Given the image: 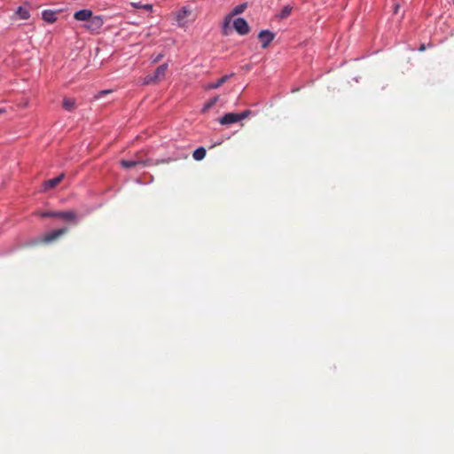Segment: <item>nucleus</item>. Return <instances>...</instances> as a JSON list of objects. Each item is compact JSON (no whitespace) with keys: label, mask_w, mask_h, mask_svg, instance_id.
Segmentation results:
<instances>
[{"label":"nucleus","mask_w":454,"mask_h":454,"mask_svg":"<svg viewBox=\"0 0 454 454\" xmlns=\"http://www.w3.org/2000/svg\"><path fill=\"white\" fill-rule=\"evenodd\" d=\"M168 67V66L167 63L159 66L153 74H148L144 78L142 84L149 85L161 82L166 76Z\"/></svg>","instance_id":"1"},{"label":"nucleus","mask_w":454,"mask_h":454,"mask_svg":"<svg viewBox=\"0 0 454 454\" xmlns=\"http://www.w3.org/2000/svg\"><path fill=\"white\" fill-rule=\"evenodd\" d=\"M43 217H58L65 221L77 223V215L74 211H47L40 214Z\"/></svg>","instance_id":"2"},{"label":"nucleus","mask_w":454,"mask_h":454,"mask_svg":"<svg viewBox=\"0 0 454 454\" xmlns=\"http://www.w3.org/2000/svg\"><path fill=\"white\" fill-rule=\"evenodd\" d=\"M67 231H68V229L66 228V227L65 228L57 229V230H53V231L44 234L42 237V242H43V243H51V242L58 239L59 238H60L64 234H66Z\"/></svg>","instance_id":"3"},{"label":"nucleus","mask_w":454,"mask_h":454,"mask_svg":"<svg viewBox=\"0 0 454 454\" xmlns=\"http://www.w3.org/2000/svg\"><path fill=\"white\" fill-rule=\"evenodd\" d=\"M104 21L100 16H91L84 27L91 33L98 32L103 26Z\"/></svg>","instance_id":"4"},{"label":"nucleus","mask_w":454,"mask_h":454,"mask_svg":"<svg viewBox=\"0 0 454 454\" xmlns=\"http://www.w3.org/2000/svg\"><path fill=\"white\" fill-rule=\"evenodd\" d=\"M233 27L239 35H242L248 34L250 30L247 22L243 18H237L233 21Z\"/></svg>","instance_id":"5"},{"label":"nucleus","mask_w":454,"mask_h":454,"mask_svg":"<svg viewBox=\"0 0 454 454\" xmlns=\"http://www.w3.org/2000/svg\"><path fill=\"white\" fill-rule=\"evenodd\" d=\"M258 38L262 43V47L265 49L274 40L275 35L270 30H262L259 33Z\"/></svg>","instance_id":"6"},{"label":"nucleus","mask_w":454,"mask_h":454,"mask_svg":"<svg viewBox=\"0 0 454 454\" xmlns=\"http://www.w3.org/2000/svg\"><path fill=\"white\" fill-rule=\"evenodd\" d=\"M191 14V11L185 7L176 12V19L180 27H184L187 23L186 18Z\"/></svg>","instance_id":"7"},{"label":"nucleus","mask_w":454,"mask_h":454,"mask_svg":"<svg viewBox=\"0 0 454 454\" xmlns=\"http://www.w3.org/2000/svg\"><path fill=\"white\" fill-rule=\"evenodd\" d=\"M238 121H239L238 114H236V113L225 114L219 120V122L222 125H229V124L236 123Z\"/></svg>","instance_id":"8"},{"label":"nucleus","mask_w":454,"mask_h":454,"mask_svg":"<svg viewBox=\"0 0 454 454\" xmlns=\"http://www.w3.org/2000/svg\"><path fill=\"white\" fill-rule=\"evenodd\" d=\"M93 12L90 10L83 9L76 12L74 14V18L79 21H88L91 18Z\"/></svg>","instance_id":"9"},{"label":"nucleus","mask_w":454,"mask_h":454,"mask_svg":"<svg viewBox=\"0 0 454 454\" xmlns=\"http://www.w3.org/2000/svg\"><path fill=\"white\" fill-rule=\"evenodd\" d=\"M64 174H60L57 177L45 181L43 184L44 191H48L56 187L64 179Z\"/></svg>","instance_id":"10"},{"label":"nucleus","mask_w":454,"mask_h":454,"mask_svg":"<svg viewBox=\"0 0 454 454\" xmlns=\"http://www.w3.org/2000/svg\"><path fill=\"white\" fill-rule=\"evenodd\" d=\"M232 75H233V74L223 75V76H222L220 79H218L215 82L208 83V84L206 86V89H207V90H215V89H218V88H219V87H221L223 83H225V82L230 79V77H231Z\"/></svg>","instance_id":"11"},{"label":"nucleus","mask_w":454,"mask_h":454,"mask_svg":"<svg viewBox=\"0 0 454 454\" xmlns=\"http://www.w3.org/2000/svg\"><path fill=\"white\" fill-rule=\"evenodd\" d=\"M120 163L122 168H130L140 164L145 166L148 163V161H144L140 160H121Z\"/></svg>","instance_id":"12"},{"label":"nucleus","mask_w":454,"mask_h":454,"mask_svg":"<svg viewBox=\"0 0 454 454\" xmlns=\"http://www.w3.org/2000/svg\"><path fill=\"white\" fill-rule=\"evenodd\" d=\"M58 13L54 11L45 10L43 12L42 18L48 23H54L57 20Z\"/></svg>","instance_id":"13"},{"label":"nucleus","mask_w":454,"mask_h":454,"mask_svg":"<svg viewBox=\"0 0 454 454\" xmlns=\"http://www.w3.org/2000/svg\"><path fill=\"white\" fill-rule=\"evenodd\" d=\"M15 16L20 20H28L30 18L29 10L26 6H20L15 12Z\"/></svg>","instance_id":"14"},{"label":"nucleus","mask_w":454,"mask_h":454,"mask_svg":"<svg viewBox=\"0 0 454 454\" xmlns=\"http://www.w3.org/2000/svg\"><path fill=\"white\" fill-rule=\"evenodd\" d=\"M232 21L231 15H227L224 19L222 32L224 35H228L231 32V23Z\"/></svg>","instance_id":"15"},{"label":"nucleus","mask_w":454,"mask_h":454,"mask_svg":"<svg viewBox=\"0 0 454 454\" xmlns=\"http://www.w3.org/2000/svg\"><path fill=\"white\" fill-rule=\"evenodd\" d=\"M62 106L67 111H73L75 107V100L74 98H66L63 99Z\"/></svg>","instance_id":"16"},{"label":"nucleus","mask_w":454,"mask_h":454,"mask_svg":"<svg viewBox=\"0 0 454 454\" xmlns=\"http://www.w3.org/2000/svg\"><path fill=\"white\" fill-rule=\"evenodd\" d=\"M205 156H206V149L204 147L197 148L192 153V157L196 160H201L205 158Z\"/></svg>","instance_id":"17"},{"label":"nucleus","mask_w":454,"mask_h":454,"mask_svg":"<svg viewBox=\"0 0 454 454\" xmlns=\"http://www.w3.org/2000/svg\"><path fill=\"white\" fill-rule=\"evenodd\" d=\"M130 4L136 9H144L149 12L153 11V4H143L141 2H131Z\"/></svg>","instance_id":"18"},{"label":"nucleus","mask_w":454,"mask_h":454,"mask_svg":"<svg viewBox=\"0 0 454 454\" xmlns=\"http://www.w3.org/2000/svg\"><path fill=\"white\" fill-rule=\"evenodd\" d=\"M247 6V5L246 3L239 4L236 7H234V9L231 11V12L229 15H231V17H233L235 15L240 14L246 10Z\"/></svg>","instance_id":"19"},{"label":"nucleus","mask_w":454,"mask_h":454,"mask_svg":"<svg viewBox=\"0 0 454 454\" xmlns=\"http://www.w3.org/2000/svg\"><path fill=\"white\" fill-rule=\"evenodd\" d=\"M218 99H219V97H218V96H216V97H215V98H211L209 101H207V102L204 105V106H203V108H202V112H203V113H205V112H207V110H209L213 106H215V105L216 104V102L218 101Z\"/></svg>","instance_id":"20"},{"label":"nucleus","mask_w":454,"mask_h":454,"mask_svg":"<svg viewBox=\"0 0 454 454\" xmlns=\"http://www.w3.org/2000/svg\"><path fill=\"white\" fill-rule=\"evenodd\" d=\"M292 10H293V8L291 6H289V5L285 6L281 10L280 13L278 14V17L282 20L286 19L291 14Z\"/></svg>","instance_id":"21"},{"label":"nucleus","mask_w":454,"mask_h":454,"mask_svg":"<svg viewBox=\"0 0 454 454\" xmlns=\"http://www.w3.org/2000/svg\"><path fill=\"white\" fill-rule=\"evenodd\" d=\"M113 90H101L99 91L97 95L94 96V99H98L100 98L101 97L105 96V95H107V94H110L112 93Z\"/></svg>","instance_id":"22"},{"label":"nucleus","mask_w":454,"mask_h":454,"mask_svg":"<svg viewBox=\"0 0 454 454\" xmlns=\"http://www.w3.org/2000/svg\"><path fill=\"white\" fill-rule=\"evenodd\" d=\"M251 114L250 110H246L242 113L238 114L239 121H242Z\"/></svg>","instance_id":"23"},{"label":"nucleus","mask_w":454,"mask_h":454,"mask_svg":"<svg viewBox=\"0 0 454 454\" xmlns=\"http://www.w3.org/2000/svg\"><path fill=\"white\" fill-rule=\"evenodd\" d=\"M162 57H163V55H162V54H159L157 57H155V58L153 59V63H157V62H159V61L161 59V58H162Z\"/></svg>","instance_id":"24"},{"label":"nucleus","mask_w":454,"mask_h":454,"mask_svg":"<svg viewBox=\"0 0 454 454\" xmlns=\"http://www.w3.org/2000/svg\"><path fill=\"white\" fill-rule=\"evenodd\" d=\"M399 7H400L399 4H395V9H394L395 13H397Z\"/></svg>","instance_id":"25"},{"label":"nucleus","mask_w":454,"mask_h":454,"mask_svg":"<svg viewBox=\"0 0 454 454\" xmlns=\"http://www.w3.org/2000/svg\"><path fill=\"white\" fill-rule=\"evenodd\" d=\"M419 50H420V51H424V50H425V46H424V45H421V47H420V49H419Z\"/></svg>","instance_id":"26"},{"label":"nucleus","mask_w":454,"mask_h":454,"mask_svg":"<svg viewBox=\"0 0 454 454\" xmlns=\"http://www.w3.org/2000/svg\"><path fill=\"white\" fill-rule=\"evenodd\" d=\"M4 113V109H0V114H3Z\"/></svg>","instance_id":"27"}]
</instances>
